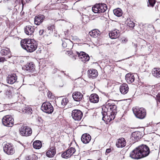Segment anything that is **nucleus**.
<instances>
[{"mask_svg":"<svg viewBox=\"0 0 160 160\" xmlns=\"http://www.w3.org/2000/svg\"><path fill=\"white\" fill-rule=\"evenodd\" d=\"M0 160H1V159H0Z\"/></svg>","mask_w":160,"mask_h":160,"instance_id":"obj_49","label":"nucleus"},{"mask_svg":"<svg viewBox=\"0 0 160 160\" xmlns=\"http://www.w3.org/2000/svg\"><path fill=\"white\" fill-rule=\"evenodd\" d=\"M2 123L5 126L12 127L14 124V119L11 115H6L2 119Z\"/></svg>","mask_w":160,"mask_h":160,"instance_id":"obj_5","label":"nucleus"},{"mask_svg":"<svg viewBox=\"0 0 160 160\" xmlns=\"http://www.w3.org/2000/svg\"><path fill=\"white\" fill-rule=\"evenodd\" d=\"M83 96L82 93L78 92H74L72 95V97L73 99L77 102L80 101L82 99Z\"/></svg>","mask_w":160,"mask_h":160,"instance_id":"obj_15","label":"nucleus"},{"mask_svg":"<svg viewBox=\"0 0 160 160\" xmlns=\"http://www.w3.org/2000/svg\"><path fill=\"white\" fill-rule=\"evenodd\" d=\"M126 23L129 27L133 28L135 26L134 23L130 19H128Z\"/></svg>","mask_w":160,"mask_h":160,"instance_id":"obj_34","label":"nucleus"},{"mask_svg":"<svg viewBox=\"0 0 160 160\" xmlns=\"http://www.w3.org/2000/svg\"><path fill=\"white\" fill-rule=\"evenodd\" d=\"M22 47L28 52H32L35 51L37 48V44L34 39H25L21 41Z\"/></svg>","mask_w":160,"mask_h":160,"instance_id":"obj_1","label":"nucleus"},{"mask_svg":"<svg viewBox=\"0 0 160 160\" xmlns=\"http://www.w3.org/2000/svg\"><path fill=\"white\" fill-rule=\"evenodd\" d=\"M152 75L157 78H160V68H154L152 71Z\"/></svg>","mask_w":160,"mask_h":160,"instance_id":"obj_30","label":"nucleus"},{"mask_svg":"<svg viewBox=\"0 0 160 160\" xmlns=\"http://www.w3.org/2000/svg\"><path fill=\"white\" fill-rule=\"evenodd\" d=\"M25 69L30 72H33L35 70V66L32 62L27 63L24 67Z\"/></svg>","mask_w":160,"mask_h":160,"instance_id":"obj_18","label":"nucleus"},{"mask_svg":"<svg viewBox=\"0 0 160 160\" xmlns=\"http://www.w3.org/2000/svg\"><path fill=\"white\" fill-rule=\"evenodd\" d=\"M25 112L28 114H30L32 113V108L29 107H26L24 109Z\"/></svg>","mask_w":160,"mask_h":160,"instance_id":"obj_35","label":"nucleus"},{"mask_svg":"<svg viewBox=\"0 0 160 160\" xmlns=\"http://www.w3.org/2000/svg\"><path fill=\"white\" fill-rule=\"evenodd\" d=\"M7 60L4 57H0V62H3L6 61Z\"/></svg>","mask_w":160,"mask_h":160,"instance_id":"obj_41","label":"nucleus"},{"mask_svg":"<svg viewBox=\"0 0 160 160\" xmlns=\"http://www.w3.org/2000/svg\"><path fill=\"white\" fill-rule=\"evenodd\" d=\"M111 151L112 150L111 148L107 149L106 151V154L107 153H110Z\"/></svg>","mask_w":160,"mask_h":160,"instance_id":"obj_45","label":"nucleus"},{"mask_svg":"<svg viewBox=\"0 0 160 160\" xmlns=\"http://www.w3.org/2000/svg\"><path fill=\"white\" fill-rule=\"evenodd\" d=\"M138 148L142 158L147 157L150 153L149 149L146 145L142 144Z\"/></svg>","mask_w":160,"mask_h":160,"instance_id":"obj_7","label":"nucleus"},{"mask_svg":"<svg viewBox=\"0 0 160 160\" xmlns=\"http://www.w3.org/2000/svg\"><path fill=\"white\" fill-rule=\"evenodd\" d=\"M148 1L149 4H148V6L153 7L155 3V0H148Z\"/></svg>","mask_w":160,"mask_h":160,"instance_id":"obj_37","label":"nucleus"},{"mask_svg":"<svg viewBox=\"0 0 160 160\" xmlns=\"http://www.w3.org/2000/svg\"><path fill=\"white\" fill-rule=\"evenodd\" d=\"M98 160H102L101 158H99Z\"/></svg>","mask_w":160,"mask_h":160,"instance_id":"obj_48","label":"nucleus"},{"mask_svg":"<svg viewBox=\"0 0 160 160\" xmlns=\"http://www.w3.org/2000/svg\"><path fill=\"white\" fill-rule=\"evenodd\" d=\"M82 113L79 110L75 109L72 112V116L75 120H80L82 116Z\"/></svg>","mask_w":160,"mask_h":160,"instance_id":"obj_9","label":"nucleus"},{"mask_svg":"<svg viewBox=\"0 0 160 160\" xmlns=\"http://www.w3.org/2000/svg\"><path fill=\"white\" fill-rule=\"evenodd\" d=\"M41 109L48 114L52 113L53 111V108L51 103L48 102H44L42 105Z\"/></svg>","mask_w":160,"mask_h":160,"instance_id":"obj_8","label":"nucleus"},{"mask_svg":"<svg viewBox=\"0 0 160 160\" xmlns=\"http://www.w3.org/2000/svg\"><path fill=\"white\" fill-rule=\"evenodd\" d=\"M75 149L74 148H71L62 154L63 158H68L70 157L75 152Z\"/></svg>","mask_w":160,"mask_h":160,"instance_id":"obj_12","label":"nucleus"},{"mask_svg":"<svg viewBox=\"0 0 160 160\" xmlns=\"http://www.w3.org/2000/svg\"><path fill=\"white\" fill-rule=\"evenodd\" d=\"M68 101L67 98H64L62 99L61 102V105L62 106H64L66 105Z\"/></svg>","mask_w":160,"mask_h":160,"instance_id":"obj_36","label":"nucleus"},{"mask_svg":"<svg viewBox=\"0 0 160 160\" xmlns=\"http://www.w3.org/2000/svg\"><path fill=\"white\" fill-rule=\"evenodd\" d=\"M4 152L8 155H12L14 153V149L11 144H5L3 147Z\"/></svg>","mask_w":160,"mask_h":160,"instance_id":"obj_11","label":"nucleus"},{"mask_svg":"<svg viewBox=\"0 0 160 160\" xmlns=\"http://www.w3.org/2000/svg\"><path fill=\"white\" fill-rule=\"evenodd\" d=\"M116 108L117 107L115 105L106 103V105L102 108V110L104 112H111L110 120L112 121L115 118V115L117 112Z\"/></svg>","mask_w":160,"mask_h":160,"instance_id":"obj_2","label":"nucleus"},{"mask_svg":"<svg viewBox=\"0 0 160 160\" xmlns=\"http://www.w3.org/2000/svg\"><path fill=\"white\" fill-rule=\"evenodd\" d=\"M128 85L126 83L121 85L120 87V91L123 94H126L128 92Z\"/></svg>","mask_w":160,"mask_h":160,"instance_id":"obj_24","label":"nucleus"},{"mask_svg":"<svg viewBox=\"0 0 160 160\" xmlns=\"http://www.w3.org/2000/svg\"><path fill=\"white\" fill-rule=\"evenodd\" d=\"M30 0H27V2H28L29 1H30Z\"/></svg>","mask_w":160,"mask_h":160,"instance_id":"obj_47","label":"nucleus"},{"mask_svg":"<svg viewBox=\"0 0 160 160\" xmlns=\"http://www.w3.org/2000/svg\"><path fill=\"white\" fill-rule=\"evenodd\" d=\"M1 53L2 55L5 56L7 55L8 58L11 57L10 52L9 50V49L8 48H6L2 49L1 51Z\"/></svg>","mask_w":160,"mask_h":160,"instance_id":"obj_29","label":"nucleus"},{"mask_svg":"<svg viewBox=\"0 0 160 160\" xmlns=\"http://www.w3.org/2000/svg\"><path fill=\"white\" fill-rule=\"evenodd\" d=\"M62 47L64 48H66L67 47V43L65 41H62Z\"/></svg>","mask_w":160,"mask_h":160,"instance_id":"obj_42","label":"nucleus"},{"mask_svg":"<svg viewBox=\"0 0 160 160\" xmlns=\"http://www.w3.org/2000/svg\"><path fill=\"white\" fill-rule=\"evenodd\" d=\"M78 57L81 61L85 62L88 61L90 58L88 55L83 52H77Z\"/></svg>","mask_w":160,"mask_h":160,"instance_id":"obj_13","label":"nucleus"},{"mask_svg":"<svg viewBox=\"0 0 160 160\" xmlns=\"http://www.w3.org/2000/svg\"><path fill=\"white\" fill-rule=\"evenodd\" d=\"M109 35L112 39L117 38L120 36L119 31L117 29H114L109 33Z\"/></svg>","mask_w":160,"mask_h":160,"instance_id":"obj_16","label":"nucleus"},{"mask_svg":"<svg viewBox=\"0 0 160 160\" xmlns=\"http://www.w3.org/2000/svg\"><path fill=\"white\" fill-rule=\"evenodd\" d=\"M142 137L141 133L140 132L136 131L132 133L131 138L135 142L137 141Z\"/></svg>","mask_w":160,"mask_h":160,"instance_id":"obj_21","label":"nucleus"},{"mask_svg":"<svg viewBox=\"0 0 160 160\" xmlns=\"http://www.w3.org/2000/svg\"><path fill=\"white\" fill-rule=\"evenodd\" d=\"M32 160H37V157L34 155H32L31 156Z\"/></svg>","mask_w":160,"mask_h":160,"instance_id":"obj_43","label":"nucleus"},{"mask_svg":"<svg viewBox=\"0 0 160 160\" xmlns=\"http://www.w3.org/2000/svg\"><path fill=\"white\" fill-rule=\"evenodd\" d=\"M156 99L158 101L160 102V93H158L156 96Z\"/></svg>","mask_w":160,"mask_h":160,"instance_id":"obj_40","label":"nucleus"},{"mask_svg":"<svg viewBox=\"0 0 160 160\" xmlns=\"http://www.w3.org/2000/svg\"><path fill=\"white\" fill-rule=\"evenodd\" d=\"M114 15L118 17H120L122 15V12L121 9L119 8L114 9L113 10Z\"/></svg>","mask_w":160,"mask_h":160,"instance_id":"obj_33","label":"nucleus"},{"mask_svg":"<svg viewBox=\"0 0 160 160\" xmlns=\"http://www.w3.org/2000/svg\"><path fill=\"white\" fill-rule=\"evenodd\" d=\"M111 112H104L103 111L102 112V114L103 116L102 120L105 121L107 120L108 122H110L111 120H110V115H111Z\"/></svg>","mask_w":160,"mask_h":160,"instance_id":"obj_28","label":"nucleus"},{"mask_svg":"<svg viewBox=\"0 0 160 160\" xmlns=\"http://www.w3.org/2000/svg\"><path fill=\"white\" fill-rule=\"evenodd\" d=\"M44 32V30L43 29L40 30L39 31V34L40 35H42L43 34Z\"/></svg>","mask_w":160,"mask_h":160,"instance_id":"obj_46","label":"nucleus"},{"mask_svg":"<svg viewBox=\"0 0 160 160\" xmlns=\"http://www.w3.org/2000/svg\"><path fill=\"white\" fill-rule=\"evenodd\" d=\"M132 110L135 116L139 119H143L146 116V110L142 108H132Z\"/></svg>","mask_w":160,"mask_h":160,"instance_id":"obj_3","label":"nucleus"},{"mask_svg":"<svg viewBox=\"0 0 160 160\" xmlns=\"http://www.w3.org/2000/svg\"><path fill=\"white\" fill-rule=\"evenodd\" d=\"M91 139V136L87 133L83 134L81 138L82 141L83 143L87 144L88 143Z\"/></svg>","mask_w":160,"mask_h":160,"instance_id":"obj_20","label":"nucleus"},{"mask_svg":"<svg viewBox=\"0 0 160 160\" xmlns=\"http://www.w3.org/2000/svg\"><path fill=\"white\" fill-rule=\"evenodd\" d=\"M126 142L125 139L122 138L118 140L116 145L118 148H122L126 146Z\"/></svg>","mask_w":160,"mask_h":160,"instance_id":"obj_19","label":"nucleus"},{"mask_svg":"<svg viewBox=\"0 0 160 160\" xmlns=\"http://www.w3.org/2000/svg\"><path fill=\"white\" fill-rule=\"evenodd\" d=\"M107 9V5L104 3L96 4L92 8V11L95 13L104 12Z\"/></svg>","mask_w":160,"mask_h":160,"instance_id":"obj_4","label":"nucleus"},{"mask_svg":"<svg viewBox=\"0 0 160 160\" xmlns=\"http://www.w3.org/2000/svg\"><path fill=\"white\" fill-rule=\"evenodd\" d=\"M56 153V150L55 147H51L49 148L46 152V156L49 158L53 157Z\"/></svg>","mask_w":160,"mask_h":160,"instance_id":"obj_22","label":"nucleus"},{"mask_svg":"<svg viewBox=\"0 0 160 160\" xmlns=\"http://www.w3.org/2000/svg\"><path fill=\"white\" fill-rule=\"evenodd\" d=\"M45 18L43 15H39L36 16L34 18V23L37 25H39L42 23Z\"/></svg>","mask_w":160,"mask_h":160,"instance_id":"obj_17","label":"nucleus"},{"mask_svg":"<svg viewBox=\"0 0 160 160\" xmlns=\"http://www.w3.org/2000/svg\"><path fill=\"white\" fill-rule=\"evenodd\" d=\"M17 79V77L15 74H11L8 75L7 77V81L8 84H12L16 82Z\"/></svg>","mask_w":160,"mask_h":160,"instance_id":"obj_14","label":"nucleus"},{"mask_svg":"<svg viewBox=\"0 0 160 160\" xmlns=\"http://www.w3.org/2000/svg\"><path fill=\"white\" fill-rule=\"evenodd\" d=\"M54 28L55 26L53 25L49 26L48 27V30H50L51 31H53Z\"/></svg>","mask_w":160,"mask_h":160,"instance_id":"obj_39","label":"nucleus"},{"mask_svg":"<svg viewBox=\"0 0 160 160\" xmlns=\"http://www.w3.org/2000/svg\"><path fill=\"white\" fill-rule=\"evenodd\" d=\"M154 87L155 86H149L147 87L146 88V89L147 90L148 92L150 93L152 89H154Z\"/></svg>","mask_w":160,"mask_h":160,"instance_id":"obj_38","label":"nucleus"},{"mask_svg":"<svg viewBox=\"0 0 160 160\" xmlns=\"http://www.w3.org/2000/svg\"><path fill=\"white\" fill-rule=\"evenodd\" d=\"M125 79L127 82L130 84L134 81L135 78L133 74L128 73L126 75Z\"/></svg>","mask_w":160,"mask_h":160,"instance_id":"obj_25","label":"nucleus"},{"mask_svg":"<svg viewBox=\"0 0 160 160\" xmlns=\"http://www.w3.org/2000/svg\"><path fill=\"white\" fill-rule=\"evenodd\" d=\"M99 98L98 95L95 93L91 94L89 98V100L91 102L96 103L99 101Z\"/></svg>","mask_w":160,"mask_h":160,"instance_id":"obj_26","label":"nucleus"},{"mask_svg":"<svg viewBox=\"0 0 160 160\" xmlns=\"http://www.w3.org/2000/svg\"><path fill=\"white\" fill-rule=\"evenodd\" d=\"M130 157L132 159H138L142 158L138 148H136L131 152Z\"/></svg>","mask_w":160,"mask_h":160,"instance_id":"obj_10","label":"nucleus"},{"mask_svg":"<svg viewBox=\"0 0 160 160\" xmlns=\"http://www.w3.org/2000/svg\"><path fill=\"white\" fill-rule=\"evenodd\" d=\"M24 32L27 35H32L34 32V29L31 26H27L24 28Z\"/></svg>","mask_w":160,"mask_h":160,"instance_id":"obj_27","label":"nucleus"},{"mask_svg":"<svg viewBox=\"0 0 160 160\" xmlns=\"http://www.w3.org/2000/svg\"><path fill=\"white\" fill-rule=\"evenodd\" d=\"M19 131L21 135L24 136H30L32 132V129L25 125H22L19 129Z\"/></svg>","mask_w":160,"mask_h":160,"instance_id":"obj_6","label":"nucleus"},{"mask_svg":"<svg viewBox=\"0 0 160 160\" xmlns=\"http://www.w3.org/2000/svg\"><path fill=\"white\" fill-rule=\"evenodd\" d=\"M156 90L154 88V89H152L150 93H152L153 94H155L156 93Z\"/></svg>","mask_w":160,"mask_h":160,"instance_id":"obj_44","label":"nucleus"},{"mask_svg":"<svg viewBox=\"0 0 160 160\" xmlns=\"http://www.w3.org/2000/svg\"><path fill=\"white\" fill-rule=\"evenodd\" d=\"M88 74L89 78H92L97 77L98 74L97 71L93 69H89L88 72Z\"/></svg>","mask_w":160,"mask_h":160,"instance_id":"obj_23","label":"nucleus"},{"mask_svg":"<svg viewBox=\"0 0 160 160\" xmlns=\"http://www.w3.org/2000/svg\"><path fill=\"white\" fill-rule=\"evenodd\" d=\"M100 31L98 29H95L92 30L89 32V34L92 37L96 38L99 34Z\"/></svg>","mask_w":160,"mask_h":160,"instance_id":"obj_31","label":"nucleus"},{"mask_svg":"<svg viewBox=\"0 0 160 160\" xmlns=\"http://www.w3.org/2000/svg\"><path fill=\"white\" fill-rule=\"evenodd\" d=\"M33 146L34 148L39 149L42 147V143L41 141L37 140L33 142Z\"/></svg>","mask_w":160,"mask_h":160,"instance_id":"obj_32","label":"nucleus"}]
</instances>
